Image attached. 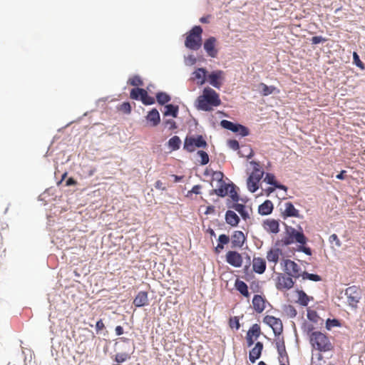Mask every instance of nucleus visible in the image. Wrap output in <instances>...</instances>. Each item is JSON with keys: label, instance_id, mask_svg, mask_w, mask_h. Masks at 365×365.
I'll list each match as a JSON object with an SVG mask.
<instances>
[{"label": "nucleus", "instance_id": "obj_1", "mask_svg": "<svg viewBox=\"0 0 365 365\" xmlns=\"http://www.w3.org/2000/svg\"><path fill=\"white\" fill-rule=\"evenodd\" d=\"M220 103L218 93L210 87L204 88L202 94L196 99L197 108L203 111H210L212 107L218 106Z\"/></svg>", "mask_w": 365, "mask_h": 365}, {"label": "nucleus", "instance_id": "obj_2", "mask_svg": "<svg viewBox=\"0 0 365 365\" xmlns=\"http://www.w3.org/2000/svg\"><path fill=\"white\" fill-rule=\"evenodd\" d=\"M285 229V237L282 239V246H288L292 243L307 244L308 239L304 235L302 229L299 227L300 231L295 228L283 223Z\"/></svg>", "mask_w": 365, "mask_h": 365}, {"label": "nucleus", "instance_id": "obj_3", "mask_svg": "<svg viewBox=\"0 0 365 365\" xmlns=\"http://www.w3.org/2000/svg\"><path fill=\"white\" fill-rule=\"evenodd\" d=\"M250 163L253 166V170L247 178V186L248 190L254 193L259 189V182L263 178L264 172L260 169L259 162L252 160Z\"/></svg>", "mask_w": 365, "mask_h": 365}, {"label": "nucleus", "instance_id": "obj_4", "mask_svg": "<svg viewBox=\"0 0 365 365\" xmlns=\"http://www.w3.org/2000/svg\"><path fill=\"white\" fill-rule=\"evenodd\" d=\"M202 28L200 26H194L187 33L185 41V46L192 51H197L202 46Z\"/></svg>", "mask_w": 365, "mask_h": 365}, {"label": "nucleus", "instance_id": "obj_5", "mask_svg": "<svg viewBox=\"0 0 365 365\" xmlns=\"http://www.w3.org/2000/svg\"><path fill=\"white\" fill-rule=\"evenodd\" d=\"M310 344L320 352L331 351L333 348L328 336L321 331L312 332L310 335Z\"/></svg>", "mask_w": 365, "mask_h": 365}, {"label": "nucleus", "instance_id": "obj_6", "mask_svg": "<svg viewBox=\"0 0 365 365\" xmlns=\"http://www.w3.org/2000/svg\"><path fill=\"white\" fill-rule=\"evenodd\" d=\"M207 143L202 135H187L184 140L183 149L192 153L197 148H206Z\"/></svg>", "mask_w": 365, "mask_h": 365}, {"label": "nucleus", "instance_id": "obj_7", "mask_svg": "<svg viewBox=\"0 0 365 365\" xmlns=\"http://www.w3.org/2000/svg\"><path fill=\"white\" fill-rule=\"evenodd\" d=\"M220 124L222 128L230 130L241 137H246L250 134L248 128L239 123L223 119L220 121Z\"/></svg>", "mask_w": 365, "mask_h": 365}, {"label": "nucleus", "instance_id": "obj_8", "mask_svg": "<svg viewBox=\"0 0 365 365\" xmlns=\"http://www.w3.org/2000/svg\"><path fill=\"white\" fill-rule=\"evenodd\" d=\"M347 298V302L352 308H356L362 297V292L359 287L355 285L347 287L344 292Z\"/></svg>", "mask_w": 365, "mask_h": 365}, {"label": "nucleus", "instance_id": "obj_9", "mask_svg": "<svg viewBox=\"0 0 365 365\" xmlns=\"http://www.w3.org/2000/svg\"><path fill=\"white\" fill-rule=\"evenodd\" d=\"M207 82L217 89H220L225 79V73L222 70H214L208 72Z\"/></svg>", "mask_w": 365, "mask_h": 365}, {"label": "nucleus", "instance_id": "obj_10", "mask_svg": "<svg viewBox=\"0 0 365 365\" xmlns=\"http://www.w3.org/2000/svg\"><path fill=\"white\" fill-rule=\"evenodd\" d=\"M263 322L270 327L275 336H279L283 331V325L280 319L267 315L263 318Z\"/></svg>", "mask_w": 365, "mask_h": 365}, {"label": "nucleus", "instance_id": "obj_11", "mask_svg": "<svg viewBox=\"0 0 365 365\" xmlns=\"http://www.w3.org/2000/svg\"><path fill=\"white\" fill-rule=\"evenodd\" d=\"M284 270L287 275L292 276L294 278H299L301 276L299 273L301 268L295 262L290 259H285L284 261Z\"/></svg>", "mask_w": 365, "mask_h": 365}, {"label": "nucleus", "instance_id": "obj_12", "mask_svg": "<svg viewBox=\"0 0 365 365\" xmlns=\"http://www.w3.org/2000/svg\"><path fill=\"white\" fill-rule=\"evenodd\" d=\"M226 262L231 266L239 268L242 264V257L241 254L235 250H230L225 256Z\"/></svg>", "mask_w": 365, "mask_h": 365}, {"label": "nucleus", "instance_id": "obj_13", "mask_svg": "<svg viewBox=\"0 0 365 365\" xmlns=\"http://www.w3.org/2000/svg\"><path fill=\"white\" fill-rule=\"evenodd\" d=\"M292 277V276H286L284 274H279L276 284L277 289L281 290L282 289H290L292 288L294 282Z\"/></svg>", "mask_w": 365, "mask_h": 365}, {"label": "nucleus", "instance_id": "obj_14", "mask_svg": "<svg viewBox=\"0 0 365 365\" xmlns=\"http://www.w3.org/2000/svg\"><path fill=\"white\" fill-rule=\"evenodd\" d=\"M216 38L214 36H210L203 43V48L207 56L211 58H215L218 51L216 48Z\"/></svg>", "mask_w": 365, "mask_h": 365}, {"label": "nucleus", "instance_id": "obj_15", "mask_svg": "<svg viewBox=\"0 0 365 365\" xmlns=\"http://www.w3.org/2000/svg\"><path fill=\"white\" fill-rule=\"evenodd\" d=\"M230 240L232 248L242 247L247 240V236L242 231L236 230L232 233Z\"/></svg>", "mask_w": 365, "mask_h": 365}, {"label": "nucleus", "instance_id": "obj_16", "mask_svg": "<svg viewBox=\"0 0 365 365\" xmlns=\"http://www.w3.org/2000/svg\"><path fill=\"white\" fill-rule=\"evenodd\" d=\"M284 207V210L282 212V217L284 220L288 217H302L299 214V211L294 207L292 202H285Z\"/></svg>", "mask_w": 365, "mask_h": 365}, {"label": "nucleus", "instance_id": "obj_17", "mask_svg": "<svg viewBox=\"0 0 365 365\" xmlns=\"http://www.w3.org/2000/svg\"><path fill=\"white\" fill-rule=\"evenodd\" d=\"M230 182L227 183L225 181L217 184V188L212 189L210 191L209 195H216L220 197H225L228 195L229 189L230 187Z\"/></svg>", "mask_w": 365, "mask_h": 365}, {"label": "nucleus", "instance_id": "obj_18", "mask_svg": "<svg viewBox=\"0 0 365 365\" xmlns=\"http://www.w3.org/2000/svg\"><path fill=\"white\" fill-rule=\"evenodd\" d=\"M263 343L257 341L255 346L249 351V360L251 363L254 364L261 357L263 350Z\"/></svg>", "mask_w": 365, "mask_h": 365}, {"label": "nucleus", "instance_id": "obj_19", "mask_svg": "<svg viewBox=\"0 0 365 365\" xmlns=\"http://www.w3.org/2000/svg\"><path fill=\"white\" fill-rule=\"evenodd\" d=\"M263 227L267 232L277 234L279 232V220L275 219H266L263 221Z\"/></svg>", "mask_w": 365, "mask_h": 365}, {"label": "nucleus", "instance_id": "obj_20", "mask_svg": "<svg viewBox=\"0 0 365 365\" xmlns=\"http://www.w3.org/2000/svg\"><path fill=\"white\" fill-rule=\"evenodd\" d=\"M264 182H266L267 184L271 185V186L274 187V188H277L279 190H284L285 192L287 191V189H288L287 187L285 186L284 185L279 182L276 180V177H275V175L273 173H265V177L264 178Z\"/></svg>", "mask_w": 365, "mask_h": 365}, {"label": "nucleus", "instance_id": "obj_21", "mask_svg": "<svg viewBox=\"0 0 365 365\" xmlns=\"http://www.w3.org/2000/svg\"><path fill=\"white\" fill-rule=\"evenodd\" d=\"M192 76L197 80V84L202 86L207 82L208 71L204 67L197 68L192 72Z\"/></svg>", "mask_w": 365, "mask_h": 365}, {"label": "nucleus", "instance_id": "obj_22", "mask_svg": "<svg viewBox=\"0 0 365 365\" xmlns=\"http://www.w3.org/2000/svg\"><path fill=\"white\" fill-rule=\"evenodd\" d=\"M267 300L259 294H255L252 298L253 309L257 313H262L265 309V304Z\"/></svg>", "mask_w": 365, "mask_h": 365}, {"label": "nucleus", "instance_id": "obj_23", "mask_svg": "<svg viewBox=\"0 0 365 365\" xmlns=\"http://www.w3.org/2000/svg\"><path fill=\"white\" fill-rule=\"evenodd\" d=\"M266 261L264 259L261 257H254L252 261V269L253 271L258 274H262L266 270Z\"/></svg>", "mask_w": 365, "mask_h": 365}, {"label": "nucleus", "instance_id": "obj_24", "mask_svg": "<svg viewBox=\"0 0 365 365\" xmlns=\"http://www.w3.org/2000/svg\"><path fill=\"white\" fill-rule=\"evenodd\" d=\"M145 119L151 123L153 127L157 126L160 123V115L158 110L155 108H152L148 112Z\"/></svg>", "mask_w": 365, "mask_h": 365}, {"label": "nucleus", "instance_id": "obj_25", "mask_svg": "<svg viewBox=\"0 0 365 365\" xmlns=\"http://www.w3.org/2000/svg\"><path fill=\"white\" fill-rule=\"evenodd\" d=\"M225 220L226 223L231 227H237L240 222V217L234 211L230 210L226 211Z\"/></svg>", "mask_w": 365, "mask_h": 365}, {"label": "nucleus", "instance_id": "obj_26", "mask_svg": "<svg viewBox=\"0 0 365 365\" xmlns=\"http://www.w3.org/2000/svg\"><path fill=\"white\" fill-rule=\"evenodd\" d=\"M274 209L273 203L269 200H264L258 207V213L260 215L265 216L270 215Z\"/></svg>", "mask_w": 365, "mask_h": 365}, {"label": "nucleus", "instance_id": "obj_27", "mask_svg": "<svg viewBox=\"0 0 365 365\" xmlns=\"http://www.w3.org/2000/svg\"><path fill=\"white\" fill-rule=\"evenodd\" d=\"M148 304V293L144 291L139 292L133 300V304L137 307H142Z\"/></svg>", "mask_w": 365, "mask_h": 365}, {"label": "nucleus", "instance_id": "obj_28", "mask_svg": "<svg viewBox=\"0 0 365 365\" xmlns=\"http://www.w3.org/2000/svg\"><path fill=\"white\" fill-rule=\"evenodd\" d=\"M179 113V106L168 103L164 106L163 116H170L172 118H177Z\"/></svg>", "mask_w": 365, "mask_h": 365}, {"label": "nucleus", "instance_id": "obj_29", "mask_svg": "<svg viewBox=\"0 0 365 365\" xmlns=\"http://www.w3.org/2000/svg\"><path fill=\"white\" fill-rule=\"evenodd\" d=\"M235 287L245 297L247 298L250 297L248 286L245 282L238 279H236L235 282Z\"/></svg>", "mask_w": 365, "mask_h": 365}, {"label": "nucleus", "instance_id": "obj_30", "mask_svg": "<svg viewBox=\"0 0 365 365\" xmlns=\"http://www.w3.org/2000/svg\"><path fill=\"white\" fill-rule=\"evenodd\" d=\"M259 88L260 89V93L263 96H267L269 95H271L272 93H274L275 92L278 93L279 91V90L274 86H267V84L264 83H261L259 85Z\"/></svg>", "mask_w": 365, "mask_h": 365}, {"label": "nucleus", "instance_id": "obj_31", "mask_svg": "<svg viewBox=\"0 0 365 365\" xmlns=\"http://www.w3.org/2000/svg\"><path fill=\"white\" fill-rule=\"evenodd\" d=\"M155 98L159 105L164 106L171 101V96L165 91L157 92Z\"/></svg>", "mask_w": 365, "mask_h": 365}, {"label": "nucleus", "instance_id": "obj_32", "mask_svg": "<svg viewBox=\"0 0 365 365\" xmlns=\"http://www.w3.org/2000/svg\"><path fill=\"white\" fill-rule=\"evenodd\" d=\"M181 144H182V141H181L180 137L178 135H174V136L171 137L167 143L168 147L172 151L179 150L181 146Z\"/></svg>", "mask_w": 365, "mask_h": 365}, {"label": "nucleus", "instance_id": "obj_33", "mask_svg": "<svg viewBox=\"0 0 365 365\" xmlns=\"http://www.w3.org/2000/svg\"><path fill=\"white\" fill-rule=\"evenodd\" d=\"M230 185H231L229 189L228 195H230L231 200L234 202H238L240 200L242 201V199L240 197L237 192V190L239 189L237 186L232 182H230Z\"/></svg>", "mask_w": 365, "mask_h": 365}, {"label": "nucleus", "instance_id": "obj_34", "mask_svg": "<svg viewBox=\"0 0 365 365\" xmlns=\"http://www.w3.org/2000/svg\"><path fill=\"white\" fill-rule=\"evenodd\" d=\"M146 91L141 88H134L130 90V96L135 101H142V98L146 94Z\"/></svg>", "mask_w": 365, "mask_h": 365}, {"label": "nucleus", "instance_id": "obj_35", "mask_svg": "<svg viewBox=\"0 0 365 365\" xmlns=\"http://www.w3.org/2000/svg\"><path fill=\"white\" fill-rule=\"evenodd\" d=\"M280 254H282V250L279 248L271 249L267 252V259L269 262L276 264L279 261Z\"/></svg>", "mask_w": 365, "mask_h": 365}, {"label": "nucleus", "instance_id": "obj_36", "mask_svg": "<svg viewBox=\"0 0 365 365\" xmlns=\"http://www.w3.org/2000/svg\"><path fill=\"white\" fill-rule=\"evenodd\" d=\"M231 207L240 215L244 220H247L250 218V214L246 210V207L244 204L238 202L237 205H234Z\"/></svg>", "mask_w": 365, "mask_h": 365}, {"label": "nucleus", "instance_id": "obj_37", "mask_svg": "<svg viewBox=\"0 0 365 365\" xmlns=\"http://www.w3.org/2000/svg\"><path fill=\"white\" fill-rule=\"evenodd\" d=\"M297 293L298 295L297 302L302 307H307L310 300V297L301 289H297Z\"/></svg>", "mask_w": 365, "mask_h": 365}, {"label": "nucleus", "instance_id": "obj_38", "mask_svg": "<svg viewBox=\"0 0 365 365\" xmlns=\"http://www.w3.org/2000/svg\"><path fill=\"white\" fill-rule=\"evenodd\" d=\"M130 359V354L126 352L117 353L112 357L113 361L117 364H122Z\"/></svg>", "mask_w": 365, "mask_h": 365}, {"label": "nucleus", "instance_id": "obj_39", "mask_svg": "<svg viewBox=\"0 0 365 365\" xmlns=\"http://www.w3.org/2000/svg\"><path fill=\"white\" fill-rule=\"evenodd\" d=\"M277 350L278 353V361L279 364L281 363H285V361L289 363V356L286 351V348L278 346V349Z\"/></svg>", "mask_w": 365, "mask_h": 365}, {"label": "nucleus", "instance_id": "obj_40", "mask_svg": "<svg viewBox=\"0 0 365 365\" xmlns=\"http://www.w3.org/2000/svg\"><path fill=\"white\" fill-rule=\"evenodd\" d=\"M247 334H250L251 336L255 337V339H257V338L261 334V329L259 324H254L247 331Z\"/></svg>", "mask_w": 365, "mask_h": 365}, {"label": "nucleus", "instance_id": "obj_41", "mask_svg": "<svg viewBox=\"0 0 365 365\" xmlns=\"http://www.w3.org/2000/svg\"><path fill=\"white\" fill-rule=\"evenodd\" d=\"M300 277H302L303 279H308L312 282H320L322 280V277L319 274L309 273L306 271L303 272Z\"/></svg>", "mask_w": 365, "mask_h": 365}, {"label": "nucleus", "instance_id": "obj_42", "mask_svg": "<svg viewBox=\"0 0 365 365\" xmlns=\"http://www.w3.org/2000/svg\"><path fill=\"white\" fill-rule=\"evenodd\" d=\"M341 326V324L337 319H327L326 320L325 327L327 330H331L333 327H340Z\"/></svg>", "mask_w": 365, "mask_h": 365}, {"label": "nucleus", "instance_id": "obj_43", "mask_svg": "<svg viewBox=\"0 0 365 365\" xmlns=\"http://www.w3.org/2000/svg\"><path fill=\"white\" fill-rule=\"evenodd\" d=\"M353 63L361 70H365V64L361 61L359 54L356 52H353Z\"/></svg>", "mask_w": 365, "mask_h": 365}, {"label": "nucleus", "instance_id": "obj_44", "mask_svg": "<svg viewBox=\"0 0 365 365\" xmlns=\"http://www.w3.org/2000/svg\"><path fill=\"white\" fill-rule=\"evenodd\" d=\"M197 155L200 158V165H205L209 163L210 158H209V155L207 153V152H205L202 150H199L197 152Z\"/></svg>", "mask_w": 365, "mask_h": 365}, {"label": "nucleus", "instance_id": "obj_45", "mask_svg": "<svg viewBox=\"0 0 365 365\" xmlns=\"http://www.w3.org/2000/svg\"><path fill=\"white\" fill-rule=\"evenodd\" d=\"M284 311L290 318H294L297 314V309L291 304L284 306Z\"/></svg>", "mask_w": 365, "mask_h": 365}, {"label": "nucleus", "instance_id": "obj_46", "mask_svg": "<svg viewBox=\"0 0 365 365\" xmlns=\"http://www.w3.org/2000/svg\"><path fill=\"white\" fill-rule=\"evenodd\" d=\"M230 242V237L226 234H221L219 235L217 239V244L222 248H225V245H227Z\"/></svg>", "mask_w": 365, "mask_h": 365}, {"label": "nucleus", "instance_id": "obj_47", "mask_svg": "<svg viewBox=\"0 0 365 365\" xmlns=\"http://www.w3.org/2000/svg\"><path fill=\"white\" fill-rule=\"evenodd\" d=\"M229 326L231 329L238 330L240 328V317H232L229 319Z\"/></svg>", "mask_w": 365, "mask_h": 365}, {"label": "nucleus", "instance_id": "obj_48", "mask_svg": "<svg viewBox=\"0 0 365 365\" xmlns=\"http://www.w3.org/2000/svg\"><path fill=\"white\" fill-rule=\"evenodd\" d=\"M307 317L309 321H311L314 323H317L318 319L319 318V317L316 311L312 310L309 309H308L307 311Z\"/></svg>", "mask_w": 365, "mask_h": 365}, {"label": "nucleus", "instance_id": "obj_49", "mask_svg": "<svg viewBox=\"0 0 365 365\" xmlns=\"http://www.w3.org/2000/svg\"><path fill=\"white\" fill-rule=\"evenodd\" d=\"M212 171V181L213 180H216L217 181V184H219V183H221L222 182H224V174L221 171H214V170H211Z\"/></svg>", "mask_w": 365, "mask_h": 365}, {"label": "nucleus", "instance_id": "obj_50", "mask_svg": "<svg viewBox=\"0 0 365 365\" xmlns=\"http://www.w3.org/2000/svg\"><path fill=\"white\" fill-rule=\"evenodd\" d=\"M307 244H299L297 251L303 252L306 255L311 256L312 255V249L309 247L306 246Z\"/></svg>", "mask_w": 365, "mask_h": 365}, {"label": "nucleus", "instance_id": "obj_51", "mask_svg": "<svg viewBox=\"0 0 365 365\" xmlns=\"http://www.w3.org/2000/svg\"><path fill=\"white\" fill-rule=\"evenodd\" d=\"M314 327V325L312 324H309L308 322H304L302 326V329L303 330V331L304 333H306L309 337H310V335L313 331Z\"/></svg>", "mask_w": 365, "mask_h": 365}, {"label": "nucleus", "instance_id": "obj_52", "mask_svg": "<svg viewBox=\"0 0 365 365\" xmlns=\"http://www.w3.org/2000/svg\"><path fill=\"white\" fill-rule=\"evenodd\" d=\"M227 144L228 147L235 150V151H239L240 146L239 142L235 139H229L227 141Z\"/></svg>", "mask_w": 365, "mask_h": 365}, {"label": "nucleus", "instance_id": "obj_53", "mask_svg": "<svg viewBox=\"0 0 365 365\" xmlns=\"http://www.w3.org/2000/svg\"><path fill=\"white\" fill-rule=\"evenodd\" d=\"M128 82L133 86H139L143 85V82L138 75H135L133 78L129 79Z\"/></svg>", "mask_w": 365, "mask_h": 365}, {"label": "nucleus", "instance_id": "obj_54", "mask_svg": "<svg viewBox=\"0 0 365 365\" xmlns=\"http://www.w3.org/2000/svg\"><path fill=\"white\" fill-rule=\"evenodd\" d=\"M141 102L145 106H150L155 103V99L153 97L148 95V92H146V94L142 98Z\"/></svg>", "mask_w": 365, "mask_h": 365}, {"label": "nucleus", "instance_id": "obj_55", "mask_svg": "<svg viewBox=\"0 0 365 365\" xmlns=\"http://www.w3.org/2000/svg\"><path fill=\"white\" fill-rule=\"evenodd\" d=\"M163 124L165 127L168 126L169 130H175L178 128L176 122L173 119H165L163 120Z\"/></svg>", "mask_w": 365, "mask_h": 365}, {"label": "nucleus", "instance_id": "obj_56", "mask_svg": "<svg viewBox=\"0 0 365 365\" xmlns=\"http://www.w3.org/2000/svg\"><path fill=\"white\" fill-rule=\"evenodd\" d=\"M197 58L192 54L188 55L187 56H185V64L186 66H193L196 63Z\"/></svg>", "mask_w": 365, "mask_h": 365}, {"label": "nucleus", "instance_id": "obj_57", "mask_svg": "<svg viewBox=\"0 0 365 365\" xmlns=\"http://www.w3.org/2000/svg\"><path fill=\"white\" fill-rule=\"evenodd\" d=\"M329 241L331 245L334 243L336 247H340L341 246V242L336 234L331 235L329 236Z\"/></svg>", "mask_w": 365, "mask_h": 365}, {"label": "nucleus", "instance_id": "obj_58", "mask_svg": "<svg viewBox=\"0 0 365 365\" xmlns=\"http://www.w3.org/2000/svg\"><path fill=\"white\" fill-rule=\"evenodd\" d=\"M252 149L250 145H242L241 149L240 148L239 151L237 152L238 155L241 158H245V155H247L249 151Z\"/></svg>", "mask_w": 365, "mask_h": 365}, {"label": "nucleus", "instance_id": "obj_59", "mask_svg": "<svg viewBox=\"0 0 365 365\" xmlns=\"http://www.w3.org/2000/svg\"><path fill=\"white\" fill-rule=\"evenodd\" d=\"M120 110L124 113L129 114L131 112L132 108L129 102H123L120 106Z\"/></svg>", "mask_w": 365, "mask_h": 365}, {"label": "nucleus", "instance_id": "obj_60", "mask_svg": "<svg viewBox=\"0 0 365 365\" xmlns=\"http://www.w3.org/2000/svg\"><path fill=\"white\" fill-rule=\"evenodd\" d=\"M310 41L312 42V44L316 45L321 43H324L325 41H327V39L322 36H314L312 37Z\"/></svg>", "mask_w": 365, "mask_h": 365}, {"label": "nucleus", "instance_id": "obj_61", "mask_svg": "<svg viewBox=\"0 0 365 365\" xmlns=\"http://www.w3.org/2000/svg\"><path fill=\"white\" fill-rule=\"evenodd\" d=\"M105 327V325L102 321V319H99L96 322V331L97 333H98L100 331H101L102 329H103Z\"/></svg>", "mask_w": 365, "mask_h": 365}, {"label": "nucleus", "instance_id": "obj_62", "mask_svg": "<svg viewBox=\"0 0 365 365\" xmlns=\"http://www.w3.org/2000/svg\"><path fill=\"white\" fill-rule=\"evenodd\" d=\"M215 212V207L214 205H208L206 207L205 211L204 212V214L206 215L214 214Z\"/></svg>", "mask_w": 365, "mask_h": 365}, {"label": "nucleus", "instance_id": "obj_63", "mask_svg": "<svg viewBox=\"0 0 365 365\" xmlns=\"http://www.w3.org/2000/svg\"><path fill=\"white\" fill-rule=\"evenodd\" d=\"M255 340L256 339H255V337L251 336L250 334H247L246 341H247V346H249V347L252 346L255 344Z\"/></svg>", "mask_w": 365, "mask_h": 365}, {"label": "nucleus", "instance_id": "obj_64", "mask_svg": "<svg viewBox=\"0 0 365 365\" xmlns=\"http://www.w3.org/2000/svg\"><path fill=\"white\" fill-rule=\"evenodd\" d=\"M200 189H201V185H195L192 187L191 190L188 192V193H194V194L198 195L200 193Z\"/></svg>", "mask_w": 365, "mask_h": 365}]
</instances>
